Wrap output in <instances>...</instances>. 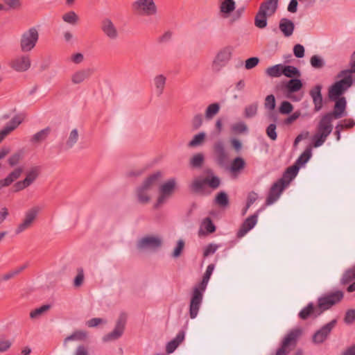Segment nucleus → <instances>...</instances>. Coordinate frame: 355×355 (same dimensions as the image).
Segmentation results:
<instances>
[{"label":"nucleus","instance_id":"1","mask_svg":"<svg viewBox=\"0 0 355 355\" xmlns=\"http://www.w3.org/2000/svg\"><path fill=\"white\" fill-rule=\"evenodd\" d=\"M355 73V51L351 56L350 69L341 71L337 76L340 78L336 81L329 89L328 96L330 100L336 101L339 99L353 84L352 73Z\"/></svg>","mask_w":355,"mask_h":355},{"label":"nucleus","instance_id":"2","mask_svg":"<svg viewBox=\"0 0 355 355\" xmlns=\"http://www.w3.org/2000/svg\"><path fill=\"white\" fill-rule=\"evenodd\" d=\"M214 268L215 266L212 263L207 266L201 282L196 286L193 290L189 304V316L191 319L196 318L198 314L202 302L203 293L206 290Z\"/></svg>","mask_w":355,"mask_h":355},{"label":"nucleus","instance_id":"3","mask_svg":"<svg viewBox=\"0 0 355 355\" xmlns=\"http://www.w3.org/2000/svg\"><path fill=\"white\" fill-rule=\"evenodd\" d=\"M162 177L160 171H157L147 177L135 189V197L138 202L146 205L151 200L150 192L159 179Z\"/></svg>","mask_w":355,"mask_h":355},{"label":"nucleus","instance_id":"4","mask_svg":"<svg viewBox=\"0 0 355 355\" xmlns=\"http://www.w3.org/2000/svg\"><path fill=\"white\" fill-rule=\"evenodd\" d=\"M329 116L323 115L317 125L316 132L312 138L315 148L321 146L333 130V119Z\"/></svg>","mask_w":355,"mask_h":355},{"label":"nucleus","instance_id":"5","mask_svg":"<svg viewBox=\"0 0 355 355\" xmlns=\"http://www.w3.org/2000/svg\"><path fill=\"white\" fill-rule=\"evenodd\" d=\"M39 40V31L35 27H31L24 31L19 39V48L21 52H31L35 49Z\"/></svg>","mask_w":355,"mask_h":355},{"label":"nucleus","instance_id":"6","mask_svg":"<svg viewBox=\"0 0 355 355\" xmlns=\"http://www.w3.org/2000/svg\"><path fill=\"white\" fill-rule=\"evenodd\" d=\"M177 188V179L171 178L162 184L159 188V196L154 205L155 209L165 204Z\"/></svg>","mask_w":355,"mask_h":355},{"label":"nucleus","instance_id":"7","mask_svg":"<svg viewBox=\"0 0 355 355\" xmlns=\"http://www.w3.org/2000/svg\"><path fill=\"white\" fill-rule=\"evenodd\" d=\"M163 244V239L158 234H147L140 238L137 242V248L140 250L156 251Z\"/></svg>","mask_w":355,"mask_h":355},{"label":"nucleus","instance_id":"8","mask_svg":"<svg viewBox=\"0 0 355 355\" xmlns=\"http://www.w3.org/2000/svg\"><path fill=\"white\" fill-rule=\"evenodd\" d=\"M133 12L139 16H153L157 13L154 0H136L132 3Z\"/></svg>","mask_w":355,"mask_h":355},{"label":"nucleus","instance_id":"9","mask_svg":"<svg viewBox=\"0 0 355 355\" xmlns=\"http://www.w3.org/2000/svg\"><path fill=\"white\" fill-rule=\"evenodd\" d=\"M302 330L300 328H295L291 330L282 340V346L276 352L275 355H287L297 343V339L302 335Z\"/></svg>","mask_w":355,"mask_h":355},{"label":"nucleus","instance_id":"10","mask_svg":"<svg viewBox=\"0 0 355 355\" xmlns=\"http://www.w3.org/2000/svg\"><path fill=\"white\" fill-rule=\"evenodd\" d=\"M233 50V47L231 46L221 49L212 61L211 70L214 72H218L225 67L232 58Z\"/></svg>","mask_w":355,"mask_h":355},{"label":"nucleus","instance_id":"11","mask_svg":"<svg viewBox=\"0 0 355 355\" xmlns=\"http://www.w3.org/2000/svg\"><path fill=\"white\" fill-rule=\"evenodd\" d=\"M42 209V206L35 205L28 209L24 214V218L22 221L16 227L15 233L19 234L31 228Z\"/></svg>","mask_w":355,"mask_h":355},{"label":"nucleus","instance_id":"12","mask_svg":"<svg viewBox=\"0 0 355 355\" xmlns=\"http://www.w3.org/2000/svg\"><path fill=\"white\" fill-rule=\"evenodd\" d=\"M40 174V167L39 166H32L26 171L25 178L15 184V191L18 192L28 188L36 181Z\"/></svg>","mask_w":355,"mask_h":355},{"label":"nucleus","instance_id":"13","mask_svg":"<svg viewBox=\"0 0 355 355\" xmlns=\"http://www.w3.org/2000/svg\"><path fill=\"white\" fill-rule=\"evenodd\" d=\"M127 322V315L121 313L116 320L114 329L110 333L105 335L102 340L104 343L111 342L119 339L123 334Z\"/></svg>","mask_w":355,"mask_h":355},{"label":"nucleus","instance_id":"14","mask_svg":"<svg viewBox=\"0 0 355 355\" xmlns=\"http://www.w3.org/2000/svg\"><path fill=\"white\" fill-rule=\"evenodd\" d=\"M9 66L17 72L27 71L31 67V56L26 53L18 55L10 60Z\"/></svg>","mask_w":355,"mask_h":355},{"label":"nucleus","instance_id":"15","mask_svg":"<svg viewBox=\"0 0 355 355\" xmlns=\"http://www.w3.org/2000/svg\"><path fill=\"white\" fill-rule=\"evenodd\" d=\"M213 154L215 162L219 166H224L228 159V153L225 144L221 139L216 140L213 144Z\"/></svg>","mask_w":355,"mask_h":355},{"label":"nucleus","instance_id":"16","mask_svg":"<svg viewBox=\"0 0 355 355\" xmlns=\"http://www.w3.org/2000/svg\"><path fill=\"white\" fill-rule=\"evenodd\" d=\"M101 30L110 40H116L119 37V31L117 27L109 17H105L101 20Z\"/></svg>","mask_w":355,"mask_h":355},{"label":"nucleus","instance_id":"17","mask_svg":"<svg viewBox=\"0 0 355 355\" xmlns=\"http://www.w3.org/2000/svg\"><path fill=\"white\" fill-rule=\"evenodd\" d=\"M286 187V184L283 179H279L275 182L269 191L266 205L269 206L275 203L279 199Z\"/></svg>","mask_w":355,"mask_h":355},{"label":"nucleus","instance_id":"18","mask_svg":"<svg viewBox=\"0 0 355 355\" xmlns=\"http://www.w3.org/2000/svg\"><path fill=\"white\" fill-rule=\"evenodd\" d=\"M337 323L336 320H333L322 326L313 336L312 340L315 344H321L324 342L329 336L332 329Z\"/></svg>","mask_w":355,"mask_h":355},{"label":"nucleus","instance_id":"19","mask_svg":"<svg viewBox=\"0 0 355 355\" xmlns=\"http://www.w3.org/2000/svg\"><path fill=\"white\" fill-rule=\"evenodd\" d=\"M335 101V105L334 110L331 112H328L326 114L329 115L333 120L340 119L341 117L346 116V106L347 101L345 97H341L339 99H336Z\"/></svg>","mask_w":355,"mask_h":355},{"label":"nucleus","instance_id":"20","mask_svg":"<svg viewBox=\"0 0 355 355\" xmlns=\"http://www.w3.org/2000/svg\"><path fill=\"white\" fill-rule=\"evenodd\" d=\"M321 314V311L318 306H315L313 302H309L300 311L298 316L300 319L305 320L309 318H316Z\"/></svg>","mask_w":355,"mask_h":355},{"label":"nucleus","instance_id":"21","mask_svg":"<svg viewBox=\"0 0 355 355\" xmlns=\"http://www.w3.org/2000/svg\"><path fill=\"white\" fill-rule=\"evenodd\" d=\"M24 169L22 167H17L10 172L5 178L0 180V190L4 187H9L15 180L19 179Z\"/></svg>","mask_w":355,"mask_h":355},{"label":"nucleus","instance_id":"22","mask_svg":"<svg viewBox=\"0 0 355 355\" xmlns=\"http://www.w3.org/2000/svg\"><path fill=\"white\" fill-rule=\"evenodd\" d=\"M322 88V87L321 85H317L309 92L310 96L313 99L314 110L315 112L320 111L322 107L323 99L321 94Z\"/></svg>","mask_w":355,"mask_h":355},{"label":"nucleus","instance_id":"23","mask_svg":"<svg viewBox=\"0 0 355 355\" xmlns=\"http://www.w3.org/2000/svg\"><path fill=\"white\" fill-rule=\"evenodd\" d=\"M258 214H255L247 218L242 224L241 228L237 232V236L241 238L244 236L247 232L252 230L257 223Z\"/></svg>","mask_w":355,"mask_h":355},{"label":"nucleus","instance_id":"24","mask_svg":"<svg viewBox=\"0 0 355 355\" xmlns=\"http://www.w3.org/2000/svg\"><path fill=\"white\" fill-rule=\"evenodd\" d=\"M279 0H264L259 8V10L263 13L272 17L277 11Z\"/></svg>","mask_w":355,"mask_h":355},{"label":"nucleus","instance_id":"25","mask_svg":"<svg viewBox=\"0 0 355 355\" xmlns=\"http://www.w3.org/2000/svg\"><path fill=\"white\" fill-rule=\"evenodd\" d=\"M279 28L284 37H291L295 29L294 23L289 19L282 18L279 21Z\"/></svg>","mask_w":355,"mask_h":355},{"label":"nucleus","instance_id":"26","mask_svg":"<svg viewBox=\"0 0 355 355\" xmlns=\"http://www.w3.org/2000/svg\"><path fill=\"white\" fill-rule=\"evenodd\" d=\"M21 123V119L19 116L13 117L6 124V125L1 130H0V142L6 135L14 130Z\"/></svg>","mask_w":355,"mask_h":355},{"label":"nucleus","instance_id":"27","mask_svg":"<svg viewBox=\"0 0 355 355\" xmlns=\"http://www.w3.org/2000/svg\"><path fill=\"white\" fill-rule=\"evenodd\" d=\"M235 8L236 3L234 0H223L219 6L220 12L225 17H227Z\"/></svg>","mask_w":355,"mask_h":355},{"label":"nucleus","instance_id":"28","mask_svg":"<svg viewBox=\"0 0 355 355\" xmlns=\"http://www.w3.org/2000/svg\"><path fill=\"white\" fill-rule=\"evenodd\" d=\"M92 73L90 69H84L76 71L71 76V81L73 84H80L85 80L89 78Z\"/></svg>","mask_w":355,"mask_h":355},{"label":"nucleus","instance_id":"29","mask_svg":"<svg viewBox=\"0 0 355 355\" xmlns=\"http://www.w3.org/2000/svg\"><path fill=\"white\" fill-rule=\"evenodd\" d=\"M185 336L184 331H180L175 338L168 342L166 347V351L168 354L173 353L179 345L184 340Z\"/></svg>","mask_w":355,"mask_h":355},{"label":"nucleus","instance_id":"30","mask_svg":"<svg viewBox=\"0 0 355 355\" xmlns=\"http://www.w3.org/2000/svg\"><path fill=\"white\" fill-rule=\"evenodd\" d=\"M245 160L241 157H237L232 160L229 170L231 173L234 175H237L245 168Z\"/></svg>","mask_w":355,"mask_h":355},{"label":"nucleus","instance_id":"31","mask_svg":"<svg viewBox=\"0 0 355 355\" xmlns=\"http://www.w3.org/2000/svg\"><path fill=\"white\" fill-rule=\"evenodd\" d=\"M166 82V78L163 74H159L155 76L153 79V84L157 96H160L163 94Z\"/></svg>","mask_w":355,"mask_h":355},{"label":"nucleus","instance_id":"32","mask_svg":"<svg viewBox=\"0 0 355 355\" xmlns=\"http://www.w3.org/2000/svg\"><path fill=\"white\" fill-rule=\"evenodd\" d=\"M87 338V333L85 331L79 330L74 331L72 334L66 337L63 342L64 347H67V344L69 341H83Z\"/></svg>","mask_w":355,"mask_h":355},{"label":"nucleus","instance_id":"33","mask_svg":"<svg viewBox=\"0 0 355 355\" xmlns=\"http://www.w3.org/2000/svg\"><path fill=\"white\" fill-rule=\"evenodd\" d=\"M220 106L218 103L209 105L205 111V118L207 121H211L220 111Z\"/></svg>","mask_w":355,"mask_h":355},{"label":"nucleus","instance_id":"34","mask_svg":"<svg viewBox=\"0 0 355 355\" xmlns=\"http://www.w3.org/2000/svg\"><path fill=\"white\" fill-rule=\"evenodd\" d=\"M50 132L51 129L49 127L41 130L32 136L31 142L33 144H39L44 141L48 137Z\"/></svg>","mask_w":355,"mask_h":355},{"label":"nucleus","instance_id":"35","mask_svg":"<svg viewBox=\"0 0 355 355\" xmlns=\"http://www.w3.org/2000/svg\"><path fill=\"white\" fill-rule=\"evenodd\" d=\"M206 180L200 178H195L189 185L190 189L194 193H202L204 191Z\"/></svg>","mask_w":355,"mask_h":355},{"label":"nucleus","instance_id":"36","mask_svg":"<svg viewBox=\"0 0 355 355\" xmlns=\"http://www.w3.org/2000/svg\"><path fill=\"white\" fill-rule=\"evenodd\" d=\"M268 17H270L268 15L259 10L254 17L255 26L261 29L266 28L268 24Z\"/></svg>","mask_w":355,"mask_h":355},{"label":"nucleus","instance_id":"37","mask_svg":"<svg viewBox=\"0 0 355 355\" xmlns=\"http://www.w3.org/2000/svg\"><path fill=\"white\" fill-rule=\"evenodd\" d=\"M299 169V166H296L295 164L286 169L282 178L285 181L286 186L297 175Z\"/></svg>","mask_w":355,"mask_h":355},{"label":"nucleus","instance_id":"38","mask_svg":"<svg viewBox=\"0 0 355 355\" xmlns=\"http://www.w3.org/2000/svg\"><path fill=\"white\" fill-rule=\"evenodd\" d=\"M334 305V302H331L330 299L327 297V294L320 297L318 300V307L320 311H321V313H322L324 311L330 309L332 306Z\"/></svg>","mask_w":355,"mask_h":355},{"label":"nucleus","instance_id":"39","mask_svg":"<svg viewBox=\"0 0 355 355\" xmlns=\"http://www.w3.org/2000/svg\"><path fill=\"white\" fill-rule=\"evenodd\" d=\"M282 75H284L288 78L300 77L301 75L300 71L297 68L291 65L283 64V70H282Z\"/></svg>","mask_w":355,"mask_h":355},{"label":"nucleus","instance_id":"40","mask_svg":"<svg viewBox=\"0 0 355 355\" xmlns=\"http://www.w3.org/2000/svg\"><path fill=\"white\" fill-rule=\"evenodd\" d=\"M283 64H278L267 68L266 73L272 78L280 77L282 75Z\"/></svg>","mask_w":355,"mask_h":355},{"label":"nucleus","instance_id":"41","mask_svg":"<svg viewBox=\"0 0 355 355\" xmlns=\"http://www.w3.org/2000/svg\"><path fill=\"white\" fill-rule=\"evenodd\" d=\"M62 18L64 22L71 25L77 24L80 20L78 15L74 11L66 12L62 15Z\"/></svg>","mask_w":355,"mask_h":355},{"label":"nucleus","instance_id":"42","mask_svg":"<svg viewBox=\"0 0 355 355\" xmlns=\"http://www.w3.org/2000/svg\"><path fill=\"white\" fill-rule=\"evenodd\" d=\"M205 132H199L198 134L193 136V139L189 142L188 146L193 148L202 145L205 141Z\"/></svg>","mask_w":355,"mask_h":355},{"label":"nucleus","instance_id":"43","mask_svg":"<svg viewBox=\"0 0 355 355\" xmlns=\"http://www.w3.org/2000/svg\"><path fill=\"white\" fill-rule=\"evenodd\" d=\"M286 87L290 92H295L302 87V83L300 79L293 78L288 81Z\"/></svg>","mask_w":355,"mask_h":355},{"label":"nucleus","instance_id":"44","mask_svg":"<svg viewBox=\"0 0 355 355\" xmlns=\"http://www.w3.org/2000/svg\"><path fill=\"white\" fill-rule=\"evenodd\" d=\"M311 150L309 148L306 149L301 155L297 158L295 164L299 166V168L304 166L311 158Z\"/></svg>","mask_w":355,"mask_h":355},{"label":"nucleus","instance_id":"45","mask_svg":"<svg viewBox=\"0 0 355 355\" xmlns=\"http://www.w3.org/2000/svg\"><path fill=\"white\" fill-rule=\"evenodd\" d=\"M205 157L201 153H196L190 159V165L193 168H200L204 162Z\"/></svg>","mask_w":355,"mask_h":355},{"label":"nucleus","instance_id":"46","mask_svg":"<svg viewBox=\"0 0 355 355\" xmlns=\"http://www.w3.org/2000/svg\"><path fill=\"white\" fill-rule=\"evenodd\" d=\"M78 139V132L77 129H73L69 135V137L66 141L65 147L67 149L71 148Z\"/></svg>","mask_w":355,"mask_h":355},{"label":"nucleus","instance_id":"47","mask_svg":"<svg viewBox=\"0 0 355 355\" xmlns=\"http://www.w3.org/2000/svg\"><path fill=\"white\" fill-rule=\"evenodd\" d=\"M258 103L257 102L247 105L244 110V116L247 119L252 118L257 115Z\"/></svg>","mask_w":355,"mask_h":355},{"label":"nucleus","instance_id":"48","mask_svg":"<svg viewBox=\"0 0 355 355\" xmlns=\"http://www.w3.org/2000/svg\"><path fill=\"white\" fill-rule=\"evenodd\" d=\"M231 130L235 134H242L248 132V128L245 122L239 121L231 125Z\"/></svg>","mask_w":355,"mask_h":355},{"label":"nucleus","instance_id":"49","mask_svg":"<svg viewBox=\"0 0 355 355\" xmlns=\"http://www.w3.org/2000/svg\"><path fill=\"white\" fill-rule=\"evenodd\" d=\"M209 173L211 175L205 178L206 184H207L211 188L214 189H217L220 184V178L214 175L211 171H209Z\"/></svg>","mask_w":355,"mask_h":355},{"label":"nucleus","instance_id":"50","mask_svg":"<svg viewBox=\"0 0 355 355\" xmlns=\"http://www.w3.org/2000/svg\"><path fill=\"white\" fill-rule=\"evenodd\" d=\"M49 309L50 306L49 304H45L39 308H37L30 313V318L31 319H37L43 315L45 312H46Z\"/></svg>","mask_w":355,"mask_h":355},{"label":"nucleus","instance_id":"51","mask_svg":"<svg viewBox=\"0 0 355 355\" xmlns=\"http://www.w3.org/2000/svg\"><path fill=\"white\" fill-rule=\"evenodd\" d=\"M205 230L207 233H212L216 230V227L209 218H206L203 220L200 231Z\"/></svg>","mask_w":355,"mask_h":355},{"label":"nucleus","instance_id":"52","mask_svg":"<svg viewBox=\"0 0 355 355\" xmlns=\"http://www.w3.org/2000/svg\"><path fill=\"white\" fill-rule=\"evenodd\" d=\"M184 245H185V243H184V240L179 239L177 241L176 246L173 249V251L171 254V257L175 259L178 258L181 255L182 250L184 248Z\"/></svg>","mask_w":355,"mask_h":355},{"label":"nucleus","instance_id":"53","mask_svg":"<svg viewBox=\"0 0 355 355\" xmlns=\"http://www.w3.org/2000/svg\"><path fill=\"white\" fill-rule=\"evenodd\" d=\"M215 202L221 207H225L229 203L227 195L224 191L218 193L215 198Z\"/></svg>","mask_w":355,"mask_h":355},{"label":"nucleus","instance_id":"54","mask_svg":"<svg viewBox=\"0 0 355 355\" xmlns=\"http://www.w3.org/2000/svg\"><path fill=\"white\" fill-rule=\"evenodd\" d=\"M310 63L312 67L315 69H321L324 66V60L319 55H314L310 59Z\"/></svg>","mask_w":355,"mask_h":355},{"label":"nucleus","instance_id":"55","mask_svg":"<svg viewBox=\"0 0 355 355\" xmlns=\"http://www.w3.org/2000/svg\"><path fill=\"white\" fill-rule=\"evenodd\" d=\"M327 297L330 299L331 302H334V305L343 298V293L341 291H336L327 293Z\"/></svg>","mask_w":355,"mask_h":355},{"label":"nucleus","instance_id":"56","mask_svg":"<svg viewBox=\"0 0 355 355\" xmlns=\"http://www.w3.org/2000/svg\"><path fill=\"white\" fill-rule=\"evenodd\" d=\"M353 279H355V266L345 271L341 279V282L343 284H347Z\"/></svg>","mask_w":355,"mask_h":355},{"label":"nucleus","instance_id":"57","mask_svg":"<svg viewBox=\"0 0 355 355\" xmlns=\"http://www.w3.org/2000/svg\"><path fill=\"white\" fill-rule=\"evenodd\" d=\"M23 158V153L21 152H17L12 154L8 159V164L10 166L17 165Z\"/></svg>","mask_w":355,"mask_h":355},{"label":"nucleus","instance_id":"58","mask_svg":"<svg viewBox=\"0 0 355 355\" xmlns=\"http://www.w3.org/2000/svg\"><path fill=\"white\" fill-rule=\"evenodd\" d=\"M275 98L272 94L268 95L265 98L264 107L266 110L272 111L275 107Z\"/></svg>","mask_w":355,"mask_h":355},{"label":"nucleus","instance_id":"59","mask_svg":"<svg viewBox=\"0 0 355 355\" xmlns=\"http://www.w3.org/2000/svg\"><path fill=\"white\" fill-rule=\"evenodd\" d=\"M258 195L257 193L252 191L249 193L247 199V203L245 209L243 211V214H245L250 207L257 200Z\"/></svg>","mask_w":355,"mask_h":355},{"label":"nucleus","instance_id":"60","mask_svg":"<svg viewBox=\"0 0 355 355\" xmlns=\"http://www.w3.org/2000/svg\"><path fill=\"white\" fill-rule=\"evenodd\" d=\"M293 107L288 101H283L279 106V111L281 114H288L293 111Z\"/></svg>","mask_w":355,"mask_h":355},{"label":"nucleus","instance_id":"61","mask_svg":"<svg viewBox=\"0 0 355 355\" xmlns=\"http://www.w3.org/2000/svg\"><path fill=\"white\" fill-rule=\"evenodd\" d=\"M267 136L272 141H275L277 138V134L276 132V125L275 123H270L266 128V130Z\"/></svg>","mask_w":355,"mask_h":355},{"label":"nucleus","instance_id":"62","mask_svg":"<svg viewBox=\"0 0 355 355\" xmlns=\"http://www.w3.org/2000/svg\"><path fill=\"white\" fill-rule=\"evenodd\" d=\"M12 345V341L4 338H0V353L7 352Z\"/></svg>","mask_w":355,"mask_h":355},{"label":"nucleus","instance_id":"63","mask_svg":"<svg viewBox=\"0 0 355 355\" xmlns=\"http://www.w3.org/2000/svg\"><path fill=\"white\" fill-rule=\"evenodd\" d=\"M218 248H219L218 245H216L214 243L209 244L204 249L203 256L206 257L211 254H214Z\"/></svg>","mask_w":355,"mask_h":355},{"label":"nucleus","instance_id":"64","mask_svg":"<svg viewBox=\"0 0 355 355\" xmlns=\"http://www.w3.org/2000/svg\"><path fill=\"white\" fill-rule=\"evenodd\" d=\"M355 321V309H349L347 311L344 322L347 324H351Z\"/></svg>","mask_w":355,"mask_h":355}]
</instances>
